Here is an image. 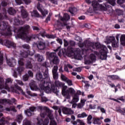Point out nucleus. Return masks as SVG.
Masks as SVG:
<instances>
[{
  "label": "nucleus",
  "mask_w": 125,
  "mask_h": 125,
  "mask_svg": "<svg viewBox=\"0 0 125 125\" xmlns=\"http://www.w3.org/2000/svg\"><path fill=\"white\" fill-rule=\"evenodd\" d=\"M38 110L41 111L40 117L37 118L39 125H48L49 119L50 125H56L52 111L49 108L45 106H39Z\"/></svg>",
  "instance_id": "1"
},
{
  "label": "nucleus",
  "mask_w": 125,
  "mask_h": 125,
  "mask_svg": "<svg viewBox=\"0 0 125 125\" xmlns=\"http://www.w3.org/2000/svg\"><path fill=\"white\" fill-rule=\"evenodd\" d=\"M30 26L26 25H24L23 27H20L17 30V35L19 38H22L26 40L27 42L31 41L32 39H39V37L35 35H32V36H27V33L30 31Z\"/></svg>",
  "instance_id": "2"
},
{
  "label": "nucleus",
  "mask_w": 125,
  "mask_h": 125,
  "mask_svg": "<svg viewBox=\"0 0 125 125\" xmlns=\"http://www.w3.org/2000/svg\"><path fill=\"white\" fill-rule=\"evenodd\" d=\"M40 87L42 90H44L46 93H51V91H53L54 93L57 94L59 91L57 89V87L51 84L50 81L46 82V83L45 81H42L40 84Z\"/></svg>",
  "instance_id": "3"
},
{
  "label": "nucleus",
  "mask_w": 125,
  "mask_h": 125,
  "mask_svg": "<svg viewBox=\"0 0 125 125\" xmlns=\"http://www.w3.org/2000/svg\"><path fill=\"white\" fill-rule=\"evenodd\" d=\"M68 88V86L66 85H65V83H63V96L66 98V99H70L71 98V96H70V94L71 95H74V93H76V91H75V89L74 88L70 87Z\"/></svg>",
  "instance_id": "4"
},
{
  "label": "nucleus",
  "mask_w": 125,
  "mask_h": 125,
  "mask_svg": "<svg viewBox=\"0 0 125 125\" xmlns=\"http://www.w3.org/2000/svg\"><path fill=\"white\" fill-rule=\"evenodd\" d=\"M92 6L93 7L94 11L96 10H104V11H106L107 8L109 7V5L107 3H104L102 4H100L98 2L93 1L92 2Z\"/></svg>",
  "instance_id": "5"
},
{
  "label": "nucleus",
  "mask_w": 125,
  "mask_h": 125,
  "mask_svg": "<svg viewBox=\"0 0 125 125\" xmlns=\"http://www.w3.org/2000/svg\"><path fill=\"white\" fill-rule=\"evenodd\" d=\"M8 27V22L5 21H1L0 22V37L4 35L5 36H9L11 35V31L10 30V27H8L6 33H3L2 32L5 31Z\"/></svg>",
  "instance_id": "6"
},
{
  "label": "nucleus",
  "mask_w": 125,
  "mask_h": 125,
  "mask_svg": "<svg viewBox=\"0 0 125 125\" xmlns=\"http://www.w3.org/2000/svg\"><path fill=\"white\" fill-rule=\"evenodd\" d=\"M13 80L10 78H8L5 79V83L4 85H0V89H2L4 88V89H6L8 91H12V92H14L15 91V89L14 87H9V84L12 83Z\"/></svg>",
  "instance_id": "7"
},
{
  "label": "nucleus",
  "mask_w": 125,
  "mask_h": 125,
  "mask_svg": "<svg viewBox=\"0 0 125 125\" xmlns=\"http://www.w3.org/2000/svg\"><path fill=\"white\" fill-rule=\"evenodd\" d=\"M66 53L68 55H74L75 58L82 56L81 55V50L80 49L77 48L75 50V49L72 48V47H68Z\"/></svg>",
  "instance_id": "8"
},
{
  "label": "nucleus",
  "mask_w": 125,
  "mask_h": 125,
  "mask_svg": "<svg viewBox=\"0 0 125 125\" xmlns=\"http://www.w3.org/2000/svg\"><path fill=\"white\" fill-rule=\"evenodd\" d=\"M90 45V41L88 40H86L83 42H80L79 43V47H83L84 48L82 49V53H87L89 52V47Z\"/></svg>",
  "instance_id": "9"
},
{
  "label": "nucleus",
  "mask_w": 125,
  "mask_h": 125,
  "mask_svg": "<svg viewBox=\"0 0 125 125\" xmlns=\"http://www.w3.org/2000/svg\"><path fill=\"white\" fill-rule=\"evenodd\" d=\"M14 86L16 88L17 90H15L14 92L17 93L18 94H20L21 93L22 95H25V92L23 91V90L21 88V87L18 86L19 85H24V83L22 82V81L18 80H16L15 82H14Z\"/></svg>",
  "instance_id": "10"
},
{
  "label": "nucleus",
  "mask_w": 125,
  "mask_h": 125,
  "mask_svg": "<svg viewBox=\"0 0 125 125\" xmlns=\"http://www.w3.org/2000/svg\"><path fill=\"white\" fill-rule=\"evenodd\" d=\"M99 51L101 54V56L100 57V59H101V60H106L107 57H108V56H107V54L108 52L107 47H106V46L104 45H103L102 48L100 49Z\"/></svg>",
  "instance_id": "11"
},
{
  "label": "nucleus",
  "mask_w": 125,
  "mask_h": 125,
  "mask_svg": "<svg viewBox=\"0 0 125 125\" xmlns=\"http://www.w3.org/2000/svg\"><path fill=\"white\" fill-rule=\"evenodd\" d=\"M103 46V45H102L99 42L94 43V42H90V47L89 48V52H93V49H96L99 51Z\"/></svg>",
  "instance_id": "12"
},
{
  "label": "nucleus",
  "mask_w": 125,
  "mask_h": 125,
  "mask_svg": "<svg viewBox=\"0 0 125 125\" xmlns=\"http://www.w3.org/2000/svg\"><path fill=\"white\" fill-rule=\"evenodd\" d=\"M0 43L2 44V45H5L8 48L10 47V46L15 47V43L8 40H3L2 39H0Z\"/></svg>",
  "instance_id": "13"
},
{
  "label": "nucleus",
  "mask_w": 125,
  "mask_h": 125,
  "mask_svg": "<svg viewBox=\"0 0 125 125\" xmlns=\"http://www.w3.org/2000/svg\"><path fill=\"white\" fill-rule=\"evenodd\" d=\"M18 64L20 66L17 68V72H18L19 74H21V73L24 71V67H23V65H24V59L23 58L19 59Z\"/></svg>",
  "instance_id": "14"
},
{
  "label": "nucleus",
  "mask_w": 125,
  "mask_h": 125,
  "mask_svg": "<svg viewBox=\"0 0 125 125\" xmlns=\"http://www.w3.org/2000/svg\"><path fill=\"white\" fill-rule=\"evenodd\" d=\"M58 70V67L57 66H54L52 70L53 74V78L54 80H55L56 81L57 80V79L59 78L58 73L57 72Z\"/></svg>",
  "instance_id": "15"
},
{
  "label": "nucleus",
  "mask_w": 125,
  "mask_h": 125,
  "mask_svg": "<svg viewBox=\"0 0 125 125\" xmlns=\"http://www.w3.org/2000/svg\"><path fill=\"white\" fill-rule=\"evenodd\" d=\"M63 114L65 115H73L74 110L68 107H63Z\"/></svg>",
  "instance_id": "16"
},
{
  "label": "nucleus",
  "mask_w": 125,
  "mask_h": 125,
  "mask_svg": "<svg viewBox=\"0 0 125 125\" xmlns=\"http://www.w3.org/2000/svg\"><path fill=\"white\" fill-rule=\"evenodd\" d=\"M35 111H36V107L32 106L30 107L29 109L25 110L24 112L28 117H31L32 116L31 112H35Z\"/></svg>",
  "instance_id": "17"
},
{
  "label": "nucleus",
  "mask_w": 125,
  "mask_h": 125,
  "mask_svg": "<svg viewBox=\"0 0 125 125\" xmlns=\"http://www.w3.org/2000/svg\"><path fill=\"white\" fill-rule=\"evenodd\" d=\"M7 63L10 67H14L16 65V60L13 58L7 60Z\"/></svg>",
  "instance_id": "18"
},
{
  "label": "nucleus",
  "mask_w": 125,
  "mask_h": 125,
  "mask_svg": "<svg viewBox=\"0 0 125 125\" xmlns=\"http://www.w3.org/2000/svg\"><path fill=\"white\" fill-rule=\"evenodd\" d=\"M37 9H38L39 11H41L42 15H43V17L45 16V15H47V14H48V12H47V11L42 9V8H41V3H40V2H38V3Z\"/></svg>",
  "instance_id": "19"
},
{
  "label": "nucleus",
  "mask_w": 125,
  "mask_h": 125,
  "mask_svg": "<svg viewBox=\"0 0 125 125\" xmlns=\"http://www.w3.org/2000/svg\"><path fill=\"white\" fill-rule=\"evenodd\" d=\"M63 81L67 83L68 85L71 86L73 85V82L72 80H70L69 78L63 75Z\"/></svg>",
  "instance_id": "20"
},
{
  "label": "nucleus",
  "mask_w": 125,
  "mask_h": 125,
  "mask_svg": "<svg viewBox=\"0 0 125 125\" xmlns=\"http://www.w3.org/2000/svg\"><path fill=\"white\" fill-rule=\"evenodd\" d=\"M40 35L42 36V37L43 38L45 37H46V38H47V39H54V38H55V36H54V35H49V34H45V31H43L42 32H40Z\"/></svg>",
  "instance_id": "21"
},
{
  "label": "nucleus",
  "mask_w": 125,
  "mask_h": 125,
  "mask_svg": "<svg viewBox=\"0 0 125 125\" xmlns=\"http://www.w3.org/2000/svg\"><path fill=\"white\" fill-rule=\"evenodd\" d=\"M29 86L32 90H39V88L36 84V82L34 81H32L31 83H29Z\"/></svg>",
  "instance_id": "22"
},
{
  "label": "nucleus",
  "mask_w": 125,
  "mask_h": 125,
  "mask_svg": "<svg viewBox=\"0 0 125 125\" xmlns=\"http://www.w3.org/2000/svg\"><path fill=\"white\" fill-rule=\"evenodd\" d=\"M20 9L21 10V16L23 18H27V17H28V13H27L24 9V7L23 6H21L20 7Z\"/></svg>",
  "instance_id": "23"
},
{
  "label": "nucleus",
  "mask_w": 125,
  "mask_h": 125,
  "mask_svg": "<svg viewBox=\"0 0 125 125\" xmlns=\"http://www.w3.org/2000/svg\"><path fill=\"white\" fill-rule=\"evenodd\" d=\"M46 56L49 59H51L52 58H54L55 57H56L57 56L56 55V53L54 52H47L46 53Z\"/></svg>",
  "instance_id": "24"
},
{
  "label": "nucleus",
  "mask_w": 125,
  "mask_h": 125,
  "mask_svg": "<svg viewBox=\"0 0 125 125\" xmlns=\"http://www.w3.org/2000/svg\"><path fill=\"white\" fill-rule=\"evenodd\" d=\"M116 38L114 36H109L108 38L106 39L105 43H112L113 42H115Z\"/></svg>",
  "instance_id": "25"
},
{
  "label": "nucleus",
  "mask_w": 125,
  "mask_h": 125,
  "mask_svg": "<svg viewBox=\"0 0 125 125\" xmlns=\"http://www.w3.org/2000/svg\"><path fill=\"white\" fill-rule=\"evenodd\" d=\"M44 76L45 77V79H44V81L47 80V82H50V78L49 77V74H48V69L45 68L44 73Z\"/></svg>",
  "instance_id": "26"
},
{
  "label": "nucleus",
  "mask_w": 125,
  "mask_h": 125,
  "mask_svg": "<svg viewBox=\"0 0 125 125\" xmlns=\"http://www.w3.org/2000/svg\"><path fill=\"white\" fill-rule=\"evenodd\" d=\"M68 11L72 16H75V13L77 12V8L76 7H70L68 9Z\"/></svg>",
  "instance_id": "27"
},
{
  "label": "nucleus",
  "mask_w": 125,
  "mask_h": 125,
  "mask_svg": "<svg viewBox=\"0 0 125 125\" xmlns=\"http://www.w3.org/2000/svg\"><path fill=\"white\" fill-rule=\"evenodd\" d=\"M108 78H110V79H111L112 81H121L122 80L120 78V77L118 75H109Z\"/></svg>",
  "instance_id": "28"
},
{
  "label": "nucleus",
  "mask_w": 125,
  "mask_h": 125,
  "mask_svg": "<svg viewBox=\"0 0 125 125\" xmlns=\"http://www.w3.org/2000/svg\"><path fill=\"white\" fill-rule=\"evenodd\" d=\"M36 78L38 81H41L42 83V82H43V81H45L44 79H42V73L41 72H38L36 74Z\"/></svg>",
  "instance_id": "29"
},
{
  "label": "nucleus",
  "mask_w": 125,
  "mask_h": 125,
  "mask_svg": "<svg viewBox=\"0 0 125 125\" xmlns=\"http://www.w3.org/2000/svg\"><path fill=\"white\" fill-rule=\"evenodd\" d=\"M33 55V54L31 53L30 50H27V52L23 51L21 52V55L22 56V57L26 58L28 56V55Z\"/></svg>",
  "instance_id": "30"
},
{
  "label": "nucleus",
  "mask_w": 125,
  "mask_h": 125,
  "mask_svg": "<svg viewBox=\"0 0 125 125\" xmlns=\"http://www.w3.org/2000/svg\"><path fill=\"white\" fill-rule=\"evenodd\" d=\"M37 47L40 50H42L45 48V43L43 42H40L39 44L37 45Z\"/></svg>",
  "instance_id": "31"
},
{
  "label": "nucleus",
  "mask_w": 125,
  "mask_h": 125,
  "mask_svg": "<svg viewBox=\"0 0 125 125\" xmlns=\"http://www.w3.org/2000/svg\"><path fill=\"white\" fill-rule=\"evenodd\" d=\"M77 102H79V96L77 94L74 95L73 99L71 101L72 104H76Z\"/></svg>",
  "instance_id": "32"
},
{
  "label": "nucleus",
  "mask_w": 125,
  "mask_h": 125,
  "mask_svg": "<svg viewBox=\"0 0 125 125\" xmlns=\"http://www.w3.org/2000/svg\"><path fill=\"white\" fill-rule=\"evenodd\" d=\"M8 13H9L10 15H14V14H16V10L14 8L10 7L8 9Z\"/></svg>",
  "instance_id": "33"
},
{
  "label": "nucleus",
  "mask_w": 125,
  "mask_h": 125,
  "mask_svg": "<svg viewBox=\"0 0 125 125\" xmlns=\"http://www.w3.org/2000/svg\"><path fill=\"white\" fill-rule=\"evenodd\" d=\"M52 63L53 64H55V65H57V64L59 63V59H58V57L56 56L55 58H53V59L51 61Z\"/></svg>",
  "instance_id": "34"
},
{
  "label": "nucleus",
  "mask_w": 125,
  "mask_h": 125,
  "mask_svg": "<svg viewBox=\"0 0 125 125\" xmlns=\"http://www.w3.org/2000/svg\"><path fill=\"white\" fill-rule=\"evenodd\" d=\"M11 104V101L9 100L3 99L0 100V104Z\"/></svg>",
  "instance_id": "35"
},
{
  "label": "nucleus",
  "mask_w": 125,
  "mask_h": 125,
  "mask_svg": "<svg viewBox=\"0 0 125 125\" xmlns=\"http://www.w3.org/2000/svg\"><path fill=\"white\" fill-rule=\"evenodd\" d=\"M31 16L32 17H41V15H40V14L36 10H34L31 13Z\"/></svg>",
  "instance_id": "36"
},
{
  "label": "nucleus",
  "mask_w": 125,
  "mask_h": 125,
  "mask_svg": "<svg viewBox=\"0 0 125 125\" xmlns=\"http://www.w3.org/2000/svg\"><path fill=\"white\" fill-rule=\"evenodd\" d=\"M93 123L94 125H101L102 122L99 118H95L93 119Z\"/></svg>",
  "instance_id": "37"
},
{
  "label": "nucleus",
  "mask_w": 125,
  "mask_h": 125,
  "mask_svg": "<svg viewBox=\"0 0 125 125\" xmlns=\"http://www.w3.org/2000/svg\"><path fill=\"white\" fill-rule=\"evenodd\" d=\"M71 17L70 15H69L67 13L64 14L63 17V21H68L70 20Z\"/></svg>",
  "instance_id": "38"
},
{
  "label": "nucleus",
  "mask_w": 125,
  "mask_h": 125,
  "mask_svg": "<svg viewBox=\"0 0 125 125\" xmlns=\"http://www.w3.org/2000/svg\"><path fill=\"white\" fill-rule=\"evenodd\" d=\"M120 42L122 45L125 46V35H123L121 36L120 38Z\"/></svg>",
  "instance_id": "39"
},
{
  "label": "nucleus",
  "mask_w": 125,
  "mask_h": 125,
  "mask_svg": "<svg viewBox=\"0 0 125 125\" xmlns=\"http://www.w3.org/2000/svg\"><path fill=\"white\" fill-rule=\"evenodd\" d=\"M120 42L122 45L125 46V35H123L121 36L120 38Z\"/></svg>",
  "instance_id": "40"
},
{
  "label": "nucleus",
  "mask_w": 125,
  "mask_h": 125,
  "mask_svg": "<svg viewBox=\"0 0 125 125\" xmlns=\"http://www.w3.org/2000/svg\"><path fill=\"white\" fill-rule=\"evenodd\" d=\"M35 57L38 59V60L39 62H42V61L43 60V57H42V56H41L39 54H37L35 55Z\"/></svg>",
  "instance_id": "41"
},
{
  "label": "nucleus",
  "mask_w": 125,
  "mask_h": 125,
  "mask_svg": "<svg viewBox=\"0 0 125 125\" xmlns=\"http://www.w3.org/2000/svg\"><path fill=\"white\" fill-rule=\"evenodd\" d=\"M86 117H87V114H86L85 112H83L82 113L79 114L77 115V118H83Z\"/></svg>",
  "instance_id": "42"
},
{
  "label": "nucleus",
  "mask_w": 125,
  "mask_h": 125,
  "mask_svg": "<svg viewBox=\"0 0 125 125\" xmlns=\"http://www.w3.org/2000/svg\"><path fill=\"white\" fill-rule=\"evenodd\" d=\"M123 110H122V109L118 108L117 109L116 111H117L118 113H120V114H121V115H123V116H125V107L123 108L122 109Z\"/></svg>",
  "instance_id": "43"
},
{
  "label": "nucleus",
  "mask_w": 125,
  "mask_h": 125,
  "mask_svg": "<svg viewBox=\"0 0 125 125\" xmlns=\"http://www.w3.org/2000/svg\"><path fill=\"white\" fill-rule=\"evenodd\" d=\"M90 59L91 60L92 62H94L96 60V56L94 54H91L90 55Z\"/></svg>",
  "instance_id": "44"
},
{
  "label": "nucleus",
  "mask_w": 125,
  "mask_h": 125,
  "mask_svg": "<svg viewBox=\"0 0 125 125\" xmlns=\"http://www.w3.org/2000/svg\"><path fill=\"white\" fill-rule=\"evenodd\" d=\"M25 66L27 69H32L33 68V65H32V63H31L30 61H28L26 62Z\"/></svg>",
  "instance_id": "45"
},
{
  "label": "nucleus",
  "mask_w": 125,
  "mask_h": 125,
  "mask_svg": "<svg viewBox=\"0 0 125 125\" xmlns=\"http://www.w3.org/2000/svg\"><path fill=\"white\" fill-rule=\"evenodd\" d=\"M116 13H117V15H118V16H120L121 15H123V14H124V11L122 10L117 9L116 10Z\"/></svg>",
  "instance_id": "46"
},
{
  "label": "nucleus",
  "mask_w": 125,
  "mask_h": 125,
  "mask_svg": "<svg viewBox=\"0 0 125 125\" xmlns=\"http://www.w3.org/2000/svg\"><path fill=\"white\" fill-rule=\"evenodd\" d=\"M61 46H59L57 49L55 50V51H58V50H60L59 52L58 53L59 56H61V54L63 53V49H61Z\"/></svg>",
  "instance_id": "47"
},
{
  "label": "nucleus",
  "mask_w": 125,
  "mask_h": 125,
  "mask_svg": "<svg viewBox=\"0 0 125 125\" xmlns=\"http://www.w3.org/2000/svg\"><path fill=\"white\" fill-rule=\"evenodd\" d=\"M91 120H92V116L91 115H89L87 118V124L91 125V123H92L91 122Z\"/></svg>",
  "instance_id": "48"
},
{
  "label": "nucleus",
  "mask_w": 125,
  "mask_h": 125,
  "mask_svg": "<svg viewBox=\"0 0 125 125\" xmlns=\"http://www.w3.org/2000/svg\"><path fill=\"white\" fill-rule=\"evenodd\" d=\"M6 111H8V112L10 111H13V112H16V109H15V107L14 106L11 107L10 108H5Z\"/></svg>",
  "instance_id": "49"
},
{
  "label": "nucleus",
  "mask_w": 125,
  "mask_h": 125,
  "mask_svg": "<svg viewBox=\"0 0 125 125\" xmlns=\"http://www.w3.org/2000/svg\"><path fill=\"white\" fill-rule=\"evenodd\" d=\"M23 119V116L21 115H19L17 117V121L18 123H21L22 120Z\"/></svg>",
  "instance_id": "50"
},
{
  "label": "nucleus",
  "mask_w": 125,
  "mask_h": 125,
  "mask_svg": "<svg viewBox=\"0 0 125 125\" xmlns=\"http://www.w3.org/2000/svg\"><path fill=\"white\" fill-rule=\"evenodd\" d=\"M14 25H20V21L18 19H15L14 20Z\"/></svg>",
  "instance_id": "51"
},
{
  "label": "nucleus",
  "mask_w": 125,
  "mask_h": 125,
  "mask_svg": "<svg viewBox=\"0 0 125 125\" xmlns=\"http://www.w3.org/2000/svg\"><path fill=\"white\" fill-rule=\"evenodd\" d=\"M26 93L28 95H30V96L31 97H35V96H37V94L35 93H32L31 92V91H27L26 92Z\"/></svg>",
  "instance_id": "52"
},
{
  "label": "nucleus",
  "mask_w": 125,
  "mask_h": 125,
  "mask_svg": "<svg viewBox=\"0 0 125 125\" xmlns=\"http://www.w3.org/2000/svg\"><path fill=\"white\" fill-rule=\"evenodd\" d=\"M108 3L112 5V6H114L115 4H116V0H108Z\"/></svg>",
  "instance_id": "53"
},
{
  "label": "nucleus",
  "mask_w": 125,
  "mask_h": 125,
  "mask_svg": "<svg viewBox=\"0 0 125 125\" xmlns=\"http://www.w3.org/2000/svg\"><path fill=\"white\" fill-rule=\"evenodd\" d=\"M97 109L98 110H100L102 113H106V110L103 107H101L100 106H98L97 107Z\"/></svg>",
  "instance_id": "54"
},
{
  "label": "nucleus",
  "mask_w": 125,
  "mask_h": 125,
  "mask_svg": "<svg viewBox=\"0 0 125 125\" xmlns=\"http://www.w3.org/2000/svg\"><path fill=\"white\" fill-rule=\"evenodd\" d=\"M23 125H31V122L27 119L23 120Z\"/></svg>",
  "instance_id": "55"
},
{
  "label": "nucleus",
  "mask_w": 125,
  "mask_h": 125,
  "mask_svg": "<svg viewBox=\"0 0 125 125\" xmlns=\"http://www.w3.org/2000/svg\"><path fill=\"white\" fill-rule=\"evenodd\" d=\"M55 84L56 85V87H57V86H61L62 85V83L57 80L55 82Z\"/></svg>",
  "instance_id": "56"
},
{
  "label": "nucleus",
  "mask_w": 125,
  "mask_h": 125,
  "mask_svg": "<svg viewBox=\"0 0 125 125\" xmlns=\"http://www.w3.org/2000/svg\"><path fill=\"white\" fill-rule=\"evenodd\" d=\"M112 47H115L116 48L119 47V44L116 43V40L112 43Z\"/></svg>",
  "instance_id": "57"
},
{
  "label": "nucleus",
  "mask_w": 125,
  "mask_h": 125,
  "mask_svg": "<svg viewBox=\"0 0 125 125\" xmlns=\"http://www.w3.org/2000/svg\"><path fill=\"white\" fill-rule=\"evenodd\" d=\"M3 63V57L2 56V53L0 52V65H1Z\"/></svg>",
  "instance_id": "58"
},
{
  "label": "nucleus",
  "mask_w": 125,
  "mask_h": 125,
  "mask_svg": "<svg viewBox=\"0 0 125 125\" xmlns=\"http://www.w3.org/2000/svg\"><path fill=\"white\" fill-rule=\"evenodd\" d=\"M4 122H5V118L2 117V119L0 120V125H4Z\"/></svg>",
  "instance_id": "59"
},
{
  "label": "nucleus",
  "mask_w": 125,
  "mask_h": 125,
  "mask_svg": "<svg viewBox=\"0 0 125 125\" xmlns=\"http://www.w3.org/2000/svg\"><path fill=\"white\" fill-rule=\"evenodd\" d=\"M21 1H24V3H25L27 5L30 4V3L32 2L31 0H21Z\"/></svg>",
  "instance_id": "60"
},
{
  "label": "nucleus",
  "mask_w": 125,
  "mask_h": 125,
  "mask_svg": "<svg viewBox=\"0 0 125 125\" xmlns=\"http://www.w3.org/2000/svg\"><path fill=\"white\" fill-rule=\"evenodd\" d=\"M15 2L18 5H20V4L23 3L22 0H15Z\"/></svg>",
  "instance_id": "61"
},
{
  "label": "nucleus",
  "mask_w": 125,
  "mask_h": 125,
  "mask_svg": "<svg viewBox=\"0 0 125 125\" xmlns=\"http://www.w3.org/2000/svg\"><path fill=\"white\" fill-rule=\"evenodd\" d=\"M28 79L29 76H28V75H25L23 76V80L24 81V82H26Z\"/></svg>",
  "instance_id": "62"
},
{
  "label": "nucleus",
  "mask_w": 125,
  "mask_h": 125,
  "mask_svg": "<svg viewBox=\"0 0 125 125\" xmlns=\"http://www.w3.org/2000/svg\"><path fill=\"white\" fill-rule=\"evenodd\" d=\"M77 122H78V124H79L80 125H84V123H83L82 120L77 119Z\"/></svg>",
  "instance_id": "63"
},
{
  "label": "nucleus",
  "mask_w": 125,
  "mask_h": 125,
  "mask_svg": "<svg viewBox=\"0 0 125 125\" xmlns=\"http://www.w3.org/2000/svg\"><path fill=\"white\" fill-rule=\"evenodd\" d=\"M125 1V0H117V2L118 4H123Z\"/></svg>",
  "instance_id": "64"
}]
</instances>
